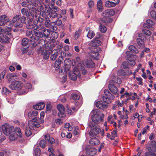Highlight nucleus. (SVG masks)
<instances>
[{
	"label": "nucleus",
	"mask_w": 156,
	"mask_h": 156,
	"mask_svg": "<svg viewBox=\"0 0 156 156\" xmlns=\"http://www.w3.org/2000/svg\"><path fill=\"white\" fill-rule=\"evenodd\" d=\"M91 113L94 114L91 116L92 122H89L88 125V126L91 128L103 122L104 116V115L98 109L93 110Z\"/></svg>",
	"instance_id": "nucleus-1"
},
{
	"label": "nucleus",
	"mask_w": 156,
	"mask_h": 156,
	"mask_svg": "<svg viewBox=\"0 0 156 156\" xmlns=\"http://www.w3.org/2000/svg\"><path fill=\"white\" fill-rule=\"evenodd\" d=\"M36 28L35 35L36 36L35 39L37 40H38L40 37H48L51 32V31L49 29L45 30L43 25L41 24L36 27Z\"/></svg>",
	"instance_id": "nucleus-2"
},
{
	"label": "nucleus",
	"mask_w": 156,
	"mask_h": 156,
	"mask_svg": "<svg viewBox=\"0 0 156 156\" xmlns=\"http://www.w3.org/2000/svg\"><path fill=\"white\" fill-rule=\"evenodd\" d=\"M36 24L34 25L32 23L28 22L26 26L27 28L29 29L27 30L26 32V35L27 36L29 37H30V41L31 42H35L37 41L35 39L36 36L35 35V31L36 30V27H37Z\"/></svg>",
	"instance_id": "nucleus-3"
},
{
	"label": "nucleus",
	"mask_w": 156,
	"mask_h": 156,
	"mask_svg": "<svg viewBox=\"0 0 156 156\" xmlns=\"http://www.w3.org/2000/svg\"><path fill=\"white\" fill-rule=\"evenodd\" d=\"M37 120V118L35 117L32 121H29L28 126L26 127L25 129V133L26 136H29L32 134L33 130L35 129L36 128H38L40 126V125L36 122Z\"/></svg>",
	"instance_id": "nucleus-4"
},
{
	"label": "nucleus",
	"mask_w": 156,
	"mask_h": 156,
	"mask_svg": "<svg viewBox=\"0 0 156 156\" xmlns=\"http://www.w3.org/2000/svg\"><path fill=\"white\" fill-rule=\"evenodd\" d=\"M30 10L31 11V12L30 11H28L26 15L28 18L30 20V22L29 21L28 22H30V23H32V21L34 18H35L34 19L35 21H36L37 22H36L35 21V24H36L38 22L40 23L42 21L43 19L42 18H39L38 15L36 14V13H35L34 12H33L31 10Z\"/></svg>",
	"instance_id": "nucleus-5"
},
{
	"label": "nucleus",
	"mask_w": 156,
	"mask_h": 156,
	"mask_svg": "<svg viewBox=\"0 0 156 156\" xmlns=\"http://www.w3.org/2000/svg\"><path fill=\"white\" fill-rule=\"evenodd\" d=\"M20 15H16L13 17L12 20L11 21V23H9V25L16 28L22 27L23 25L20 22Z\"/></svg>",
	"instance_id": "nucleus-6"
},
{
	"label": "nucleus",
	"mask_w": 156,
	"mask_h": 156,
	"mask_svg": "<svg viewBox=\"0 0 156 156\" xmlns=\"http://www.w3.org/2000/svg\"><path fill=\"white\" fill-rule=\"evenodd\" d=\"M13 128V126L5 123L3 125L2 129L4 133L6 136H9L12 131H14Z\"/></svg>",
	"instance_id": "nucleus-7"
},
{
	"label": "nucleus",
	"mask_w": 156,
	"mask_h": 156,
	"mask_svg": "<svg viewBox=\"0 0 156 156\" xmlns=\"http://www.w3.org/2000/svg\"><path fill=\"white\" fill-rule=\"evenodd\" d=\"M105 95L103 96V99L104 102L109 104L114 99V97L107 90L104 91Z\"/></svg>",
	"instance_id": "nucleus-8"
},
{
	"label": "nucleus",
	"mask_w": 156,
	"mask_h": 156,
	"mask_svg": "<svg viewBox=\"0 0 156 156\" xmlns=\"http://www.w3.org/2000/svg\"><path fill=\"white\" fill-rule=\"evenodd\" d=\"M129 53V51L126 52V54L127 55L125 56V58L129 61L128 63L129 65L131 66H133L135 64V60L137 59V57L135 55L128 54Z\"/></svg>",
	"instance_id": "nucleus-9"
},
{
	"label": "nucleus",
	"mask_w": 156,
	"mask_h": 156,
	"mask_svg": "<svg viewBox=\"0 0 156 156\" xmlns=\"http://www.w3.org/2000/svg\"><path fill=\"white\" fill-rule=\"evenodd\" d=\"M22 83L20 81L12 82L9 85L10 88L12 90L20 89L22 86Z\"/></svg>",
	"instance_id": "nucleus-10"
},
{
	"label": "nucleus",
	"mask_w": 156,
	"mask_h": 156,
	"mask_svg": "<svg viewBox=\"0 0 156 156\" xmlns=\"http://www.w3.org/2000/svg\"><path fill=\"white\" fill-rule=\"evenodd\" d=\"M101 130L99 128L95 127L90 129L89 134L90 137L93 138L99 134Z\"/></svg>",
	"instance_id": "nucleus-11"
},
{
	"label": "nucleus",
	"mask_w": 156,
	"mask_h": 156,
	"mask_svg": "<svg viewBox=\"0 0 156 156\" xmlns=\"http://www.w3.org/2000/svg\"><path fill=\"white\" fill-rule=\"evenodd\" d=\"M80 75L79 71L78 70H76L69 73V78L71 80H75L77 77L80 78Z\"/></svg>",
	"instance_id": "nucleus-12"
},
{
	"label": "nucleus",
	"mask_w": 156,
	"mask_h": 156,
	"mask_svg": "<svg viewBox=\"0 0 156 156\" xmlns=\"http://www.w3.org/2000/svg\"><path fill=\"white\" fill-rule=\"evenodd\" d=\"M101 44V42L100 41L94 39L90 43V46L91 47L90 49H94V48H97L98 49L99 48L98 46L100 45Z\"/></svg>",
	"instance_id": "nucleus-13"
},
{
	"label": "nucleus",
	"mask_w": 156,
	"mask_h": 156,
	"mask_svg": "<svg viewBox=\"0 0 156 156\" xmlns=\"http://www.w3.org/2000/svg\"><path fill=\"white\" fill-rule=\"evenodd\" d=\"M14 131L15 134H16L18 137L20 138L19 140L20 142H23L24 140L23 137V134L21 129L18 127H16L14 129Z\"/></svg>",
	"instance_id": "nucleus-14"
},
{
	"label": "nucleus",
	"mask_w": 156,
	"mask_h": 156,
	"mask_svg": "<svg viewBox=\"0 0 156 156\" xmlns=\"http://www.w3.org/2000/svg\"><path fill=\"white\" fill-rule=\"evenodd\" d=\"M10 20L7 16L3 15L0 16V26L4 25Z\"/></svg>",
	"instance_id": "nucleus-15"
},
{
	"label": "nucleus",
	"mask_w": 156,
	"mask_h": 156,
	"mask_svg": "<svg viewBox=\"0 0 156 156\" xmlns=\"http://www.w3.org/2000/svg\"><path fill=\"white\" fill-rule=\"evenodd\" d=\"M154 24L155 23L153 21L151 20H147L146 23L143 24V27L144 28H147L153 30Z\"/></svg>",
	"instance_id": "nucleus-16"
},
{
	"label": "nucleus",
	"mask_w": 156,
	"mask_h": 156,
	"mask_svg": "<svg viewBox=\"0 0 156 156\" xmlns=\"http://www.w3.org/2000/svg\"><path fill=\"white\" fill-rule=\"evenodd\" d=\"M57 108L59 112L58 113V116L60 117H64L65 108L61 104H59L57 105Z\"/></svg>",
	"instance_id": "nucleus-17"
},
{
	"label": "nucleus",
	"mask_w": 156,
	"mask_h": 156,
	"mask_svg": "<svg viewBox=\"0 0 156 156\" xmlns=\"http://www.w3.org/2000/svg\"><path fill=\"white\" fill-rule=\"evenodd\" d=\"M82 63L85 66L88 68H93L95 66L94 63L90 60H84L83 61Z\"/></svg>",
	"instance_id": "nucleus-18"
},
{
	"label": "nucleus",
	"mask_w": 156,
	"mask_h": 156,
	"mask_svg": "<svg viewBox=\"0 0 156 156\" xmlns=\"http://www.w3.org/2000/svg\"><path fill=\"white\" fill-rule=\"evenodd\" d=\"M91 52H90V55L91 57L95 59H98V56L99 54L98 52V49L97 48H94V50L92 49H90Z\"/></svg>",
	"instance_id": "nucleus-19"
},
{
	"label": "nucleus",
	"mask_w": 156,
	"mask_h": 156,
	"mask_svg": "<svg viewBox=\"0 0 156 156\" xmlns=\"http://www.w3.org/2000/svg\"><path fill=\"white\" fill-rule=\"evenodd\" d=\"M115 13V11L112 9H107L104 11L102 13L104 16H112Z\"/></svg>",
	"instance_id": "nucleus-20"
},
{
	"label": "nucleus",
	"mask_w": 156,
	"mask_h": 156,
	"mask_svg": "<svg viewBox=\"0 0 156 156\" xmlns=\"http://www.w3.org/2000/svg\"><path fill=\"white\" fill-rule=\"evenodd\" d=\"M96 106L99 109H103L106 108L108 107V105L102 101H97L96 103Z\"/></svg>",
	"instance_id": "nucleus-21"
},
{
	"label": "nucleus",
	"mask_w": 156,
	"mask_h": 156,
	"mask_svg": "<svg viewBox=\"0 0 156 156\" xmlns=\"http://www.w3.org/2000/svg\"><path fill=\"white\" fill-rule=\"evenodd\" d=\"M7 77L9 82H11L12 83L14 82V81L15 79H18V76L15 74L10 73L7 75Z\"/></svg>",
	"instance_id": "nucleus-22"
},
{
	"label": "nucleus",
	"mask_w": 156,
	"mask_h": 156,
	"mask_svg": "<svg viewBox=\"0 0 156 156\" xmlns=\"http://www.w3.org/2000/svg\"><path fill=\"white\" fill-rule=\"evenodd\" d=\"M45 106V104L44 102H40L33 106L34 109L40 110L43 109Z\"/></svg>",
	"instance_id": "nucleus-23"
},
{
	"label": "nucleus",
	"mask_w": 156,
	"mask_h": 156,
	"mask_svg": "<svg viewBox=\"0 0 156 156\" xmlns=\"http://www.w3.org/2000/svg\"><path fill=\"white\" fill-rule=\"evenodd\" d=\"M96 150L94 148H90L87 150L86 154L89 156L94 155L96 153Z\"/></svg>",
	"instance_id": "nucleus-24"
},
{
	"label": "nucleus",
	"mask_w": 156,
	"mask_h": 156,
	"mask_svg": "<svg viewBox=\"0 0 156 156\" xmlns=\"http://www.w3.org/2000/svg\"><path fill=\"white\" fill-rule=\"evenodd\" d=\"M44 138L46 141H48L51 144H53L55 143V140L53 138L50 137V136L48 134H46L44 135Z\"/></svg>",
	"instance_id": "nucleus-25"
},
{
	"label": "nucleus",
	"mask_w": 156,
	"mask_h": 156,
	"mask_svg": "<svg viewBox=\"0 0 156 156\" xmlns=\"http://www.w3.org/2000/svg\"><path fill=\"white\" fill-rule=\"evenodd\" d=\"M108 88L114 94H116L118 92L117 87L113 84H109L108 85Z\"/></svg>",
	"instance_id": "nucleus-26"
},
{
	"label": "nucleus",
	"mask_w": 156,
	"mask_h": 156,
	"mask_svg": "<svg viewBox=\"0 0 156 156\" xmlns=\"http://www.w3.org/2000/svg\"><path fill=\"white\" fill-rule=\"evenodd\" d=\"M63 60V58L61 56L59 57L58 59L56 60L55 63V66L57 68L59 69L60 66L61 64L62 63V62Z\"/></svg>",
	"instance_id": "nucleus-27"
},
{
	"label": "nucleus",
	"mask_w": 156,
	"mask_h": 156,
	"mask_svg": "<svg viewBox=\"0 0 156 156\" xmlns=\"http://www.w3.org/2000/svg\"><path fill=\"white\" fill-rule=\"evenodd\" d=\"M38 114V112L36 111H30L28 113V116L30 119H32V117H34L32 119H34ZM32 120L31 121H32Z\"/></svg>",
	"instance_id": "nucleus-28"
},
{
	"label": "nucleus",
	"mask_w": 156,
	"mask_h": 156,
	"mask_svg": "<svg viewBox=\"0 0 156 156\" xmlns=\"http://www.w3.org/2000/svg\"><path fill=\"white\" fill-rule=\"evenodd\" d=\"M90 144L92 145H97L99 144L100 142L97 139L94 138L91 139L89 141Z\"/></svg>",
	"instance_id": "nucleus-29"
},
{
	"label": "nucleus",
	"mask_w": 156,
	"mask_h": 156,
	"mask_svg": "<svg viewBox=\"0 0 156 156\" xmlns=\"http://www.w3.org/2000/svg\"><path fill=\"white\" fill-rule=\"evenodd\" d=\"M58 55V52L56 50H54L52 52V55L50 57L51 60H55Z\"/></svg>",
	"instance_id": "nucleus-30"
},
{
	"label": "nucleus",
	"mask_w": 156,
	"mask_h": 156,
	"mask_svg": "<svg viewBox=\"0 0 156 156\" xmlns=\"http://www.w3.org/2000/svg\"><path fill=\"white\" fill-rule=\"evenodd\" d=\"M97 7L99 12H101L102 11L103 8L102 5V2L101 0H99L98 1Z\"/></svg>",
	"instance_id": "nucleus-31"
},
{
	"label": "nucleus",
	"mask_w": 156,
	"mask_h": 156,
	"mask_svg": "<svg viewBox=\"0 0 156 156\" xmlns=\"http://www.w3.org/2000/svg\"><path fill=\"white\" fill-rule=\"evenodd\" d=\"M50 51L48 50L44 51L42 52V55H43V58L45 59H48L49 57Z\"/></svg>",
	"instance_id": "nucleus-32"
},
{
	"label": "nucleus",
	"mask_w": 156,
	"mask_h": 156,
	"mask_svg": "<svg viewBox=\"0 0 156 156\" xmlns=\"http://www.w3.org/2000/svg\"><path fill=\"white\" fill-rule=\"evenodd\" d=\"M72 62L70 59L69 58L65 59L64 62V65L66 66V67L69 68L71 65Z\"/></svg>",
	"instance_id": "nucleus-33"
},
{
	"label": "nucleus",
	"mask_w": 156,
	"mask_h": 156,
	"mask_svg": "<svg viewBox=\"0 0 156 156\" xmlns=\"http://www.w3.org/2000/svg\"><path fill=\"white\" fill-rule=\"evenodd\" d=\"M12 29V28L11 27H8L5 28H2L0 27V34H3L7 32L10 31Z\"/></svg>",
	"instance_id": "nucleus-34"
},
{
	"label": "nucleus",
	"mask_w": 156,
	"mask_h": 156,
	"mask_svg": "<svg viewBox=\"0 0 156 156\" xmlns=\"http://www.w3.org/2000/svg\"><path fill=\"white\" fill-rule=\"evenodd\" d=\"M140 48H143L144 47V44L143 41L140 38H138L136 40Z\"/></svg>",
	"instance_id": "nucleus-35"
},
{
	"label": "nucleus",
	"mask_w": 156,
	"mask_h": 156,
	"mask_svg": "<svg viewBox=\"0 0 156 156\" xmlns=\"http://www.w3.org/2000/svg\"><path fill=\"white\" fill-rule=\"evenodd\" d=\"M9 136V139L10 140H14L16 139V137L14 131H12Z\"/></svg>",
	"instance_id": "nucleus-36"
},
{
	"label": "nucleus",
	"mask_w": 156,
	"mask_h": 156,
	"mask_svg": "<svg viewBox=\"0 0 156 156\" xmlns=\"http://www.w3.org/2000/svg\"><path fill=\"white\" fill-rule=\"evenodd\" d=\"M129 49L132 52L135 53H137L139 51L137 49H136L134 46L133 45H130L129 47Z\"/></svg>",
	"instance_id": "nucleus-37"
},
{
	"label": "nucleus",
	"mask_w": 156,
	"mask_h": 156,
	"mask_svg": "<svg viewBox=\"0 0 156 156\" xmlns=\"http://www.w3.org/2000/svg\"><path fill=\"white\" fill-rule=\"evenodd\" d=\"M2 92L3 95H7L10 93V91L6 87H3L2 90Z\"/></svg>",
	"instance_id": "nucleus-38"
},
{
	"label": "nucleus",
	"mask_w": 156,
	"mask_h": 156,
	"mask_svg": "<svg viewBox=\"0 0 156 156\" xmlns=\"http://www.w3.org/2000/svg\"><path fill=\"white\" fill-rule=\"evenodd\" d=\"M94 32L92 30H90L88 33L87 36L88 38L90 39L94 37Z\"/></svg>",
	"instance_id": "nucleus-39"
},
{
	"label": "nucleus",
	"mask_w": 156,
	"mask_h": 156,
	"mask_svg": "<svg viewBox=\"0 0 156 156\" xmlns=\"http://www.w3.org/2000/svg\"><path fill=\"white\" fill-rule=\"evenodd\" d=\"M112 81L115 83H117L118 84H120L121 83V80L120 78L117 77H114Z\"/></svg>",
	"instance_id": "nucleus-40"
},
{
	"label": "nucleus",
	"mask_w": 156,
	"mask_h": 156,
	"mask_svg": "<svg viewBox=\"0 0 156 156\" xmlns=\"http://www.w3.org/2000/svg\"><path fill=\"white\" fill-rule=\"evenodd\" d=\"M71 98L74 100H77L80 98V96L78 94L75 93L72 94L71 96Z\"/></svg>",
	"instance_id": "nucleus-41"
},
{
	"label": "nucleus",
	"mask_w": 156,
	"mask_h": 156,
	"mask_svg": "<svg viewBox=\"0 0 156 156\" xmlns=\"http://www.w3.org/2000/svg\"><path fill=\"white\" fill-rule=\"evenodd\" d=\"M40 150L39 148H35L34 151V154L35 156H39L40 154Z\"/></svg>",
	"instance_id": "nucleus-42"
},
{
	"label": "nucleus",
	"mask_w": 156,
	"mask_h": 156,
	"mask_svg": "<svg viewBox=\"0 0 156 156\" xmlns=\"http://www.w3.org/2000/svg\"><path fill=\"white\" fill-rule=\"evenodd\" d=\"M111 140H113L114 139L115 137L117 136V134L116 130H114L111 132Z\"/></svg>",
	"instance_id": "nucleus-43"
},
{
	"label": "nucleus",
	"mask_w": 156,
	"mask_h": 156,
	"mask_svg": "<svg viewBox=\"0 0 156 156\" xmlns=\"http://www.w3.org/2000/svg\"><path fill=\"white\" fill-rule=\"evenodd\" d=\"M99 28L101 31L103 33H105L107 30L106 27L103 25H101L100 26Z\"/></svg>",
	"instance_id": "nucleus-44"
},
{
	"label": "nucleus",
	"mask_w": 156,
	"mask_h": 156,
	"mask_svg": "<svg viewBox=\"0 0 156 156\" xmlns=\"http://www.w3.org/2000/svg\"><path fill=\"white\" fill-rule=\"evenodd\" d=\"M28 92V90H24L23 89L20 90L18 92V94L20 95H23L27 93Z\"/></svg>",
	"instance_id": "nucleus-45"
},
{
	"label": "nucleus",
	"mask_w": 156,
	"mask_h": 156,
	"mask_svg": "<svg viewBox=\"0 0 156 156\" xmlns=\"http://www.w3.org/2000/svg\"><path fill=\"white\" fill-rule=\"evenodd\" d=\"M40 146L42 148H44L46 146V143L44 140H41L39 143Z\"/></svg>",
	"instance_id": "nucleus-46"
},
{
	"label": "nucleus",
	"mask_w": 156,
	"mask_h": 156,
	"mask_svg": "<svg viewBox=\"0 0 156 156\" xmlns=\"http://www.w3.org/2000/svg\"><path fill=\"white\" fill-rule=\"evenodd\" d=\"M28 43V40L27 38H24L22 40L21 44L23 46H26Z\"/></svg>",
	"instance_id": "nucleus-47"
},
{
	"label": "nucleus",
	"mask_w": 156,
	"mask_h": 156,
	"mask_svg": "<svg viewBox=\"0 0 156 156\" xmlns=\"http://www.w3.org/2000/svg\"><path fill=\"white\" fill-rule=\"evenodd\" d=\"M52 22H51V21L49 20H47L44 23V25L46 27H50L51 25Z\"/></svg>",
	"instance_id": "nucleus-48"
},
{
	"label": "nucleus",
	"mask_w": 156,
	"mask_h": 156,
	"mask_svg": "<svg viewBox=\"0 0 156 156\" xmlns=\"http://www.w3.org/2000/svg\"><path fill=\"white\" fill-rule=\"evenodd\" d=\"M121 67L123 69H126L129 67V65L126 62H123L121 64Z\"/></svg>",
	"instance_id": "nucleus-49"
},
{
	"label": "nucleus",
	"mask_w": 156,
	"mask_h": 156,
	"mask_svg": "<svg viewBox=\"0 0 156 156\" xmlns=\"http://www.w3.org/2000/svg\"><path fill=\"white\" fill-rule=\"evenodd\" d=\"M142 32L147 36H150L151 34V33L150 30L146 29L142 30Z\"/></svg>",
	"instance_id": "nucleus-50"
},
{
	"label": "nucleus",
	"mask_w": 156,
	"mask_h": 156,
	"mask_svg": "<svg viewBox=\"0 0 156 156\" xmlns=\"http://www.w3.org/2000/svg\"><path fill=\"white\" fill-rule=\"evenodd\" d=\"M50 16L52 17V18H56L57 13L55 12H54L53 11H50L49 12Z\"/></svg>",
	"instance_id": "nucleus-51"
},
{
	"label": "nucleus",
	"mask_w": 156,
	"mask_h": 156,
	"mask_svg": "<svg viewBox=\"0 0 156 156\" xmlns=\"http://www.w3.org/2000/svg\"><path fill=\"white\" fill-rule=\"evenodd\" d=\"M44 112H42L40 113V118L41 119V121L40 122L41 123H43L44 122V120H43L44 116Z\"/></svg>",
	"instance_id": "nucleus-52"
},
{
	"label": "nucleus",
	"mask_w": 156,
	"mask_h": 156,
	"mask_svg": "<svg viewBox=\"0 0 156 156\" xmlns=\"http://www.w3.org/2000/svg\"><path fill=\"white\" fill-rule=\"evenodd\" d=\"M51 37L53 39H56L58 37V34L57 32L52 33L51 34Z\"/></svg>",
	"instance_id": "nucleus-53"
},
{
	"label": "nucleus",
	"mask_w": 156,
	"mask_h": 156,
	"mask_svg": "<svg viewBox=\"0 0 156 156\" xmlns=\"http://www.w3.org/2000/svg\"><path fill=\"white\" fill-rule=\"evenodd\" d=\"M150 16L154 19H156V12L152 10L151 12Z\"/></svg>",
	"instance_id": "nucleus-54"
},
{
	"label": "nucleus",
	"mask_w": 156,
	"mask_h": 156,
	"mask_svg": "<svg viewBox=\"0 0 156 156\" xmlns=\"http://www.w3.org/2000/svg\"><path fill=\"white\" fill-rule=\"evenodd\" d=\"M88 5L90 8H92L94 7V2L93 1L90 0L88 2Z\"/></svg>",
	"instance_id": "nucleus-55"
},
{
	"label": "nucleus",
	"mask_w": 156,
	"mask_h": 156,
	"mask_svg": "<svg viewBox=\"0 0 156 156\" xmlns=\"http://www.w3.org/2000/svg\"><path fill=\"white\" fill-rule=\"evenodd\" d=\"M5 139V136H3L2 132L0 130V141L2 142Z\"/></svg>",
	"instance_id": "nucleus-56"
},
{
	"label": "nucleus",
	"mask_w": 156,
	"mask_h": 156,
	"mask_svg": "<svg viewBox=\"0 0 156 156\" xmlns=\"http://www.w3.org/2000/svg\"><path fill=\"white\" fill-rule=\"evenodd\" d=\"M28 11V10L26 8H23L21 10V13L23 15H26Z\"/></svg>",
	"instance_id": "nucleus-57"
},
{
	"label": "nucleus",
	"mask_w": 156,
	"mask_h": 156,
	"mask_svg": "<svg viewBox=\"0 0 156 156\" xmlns=\"http://www.w3.org/2000/svg\"><path fill=\"white\" fill-rule=\"evenodd\" d=\"M24 86L26 90H28V89H30L32 88L31 85L30 83H26Z\"/></svg>",
	"instance_id": "nucleus-58"
},
{
	"label": "nucleus",
	"mask_w": 156,
	"mask_h": 156,
	"mask_svg": "<svg viewBox=\"0 0 156 156\" xmlns=\"http://www.w3.org/2000/svg\"><path fill=\"white\" fill-rule=\"evenodd\" d=\"M124 70L121 69H119L117 72V74L119 76H122L124 74Z\"/></svg>",
	"instance_id": "nucleus-59"
},
{
	"label": "nucleus",
	"mask_w": 156,
	"mask_h": 156,
	"mask_svg": "<svg viewBox=\"0 0 156 156\" xmlns=\"http://www.w3.org/2000/svg\"><path fill=\"white\" fill-rule=\"evenodd\" d=\"M136 80L138 81V83L139 85H143L142 82V79L141 77H136Z\"/></svg>",
	"instance_id": "nucleus-60"
},
{
	"label": "nucleus",
	"mask_w": 156,
	"mask_h": 156,
	"mask_svg": "<svg viewBox=\"0 0 156 156\" xmlns=\"http://www.w3.org/2000/svg\"><path fill=\"white\" fill-rule=\"evenodd\" d=\"M52 23L54 25H59L62 24V22L61 20H58L55 22H52Z\"/></svg>",
	"instance_id": "nucleus-61"
},
{
	"label": "nucleus",
	"mask_w": 156,
	"mask_h": 156,
	"mask_svg": "<svg viewBox=\"0 0 156 156\" xmlns=\"http://www.w3.org/2000/svg\"><path fill=\"white\" fill-rule=\"evenodd\" d=\"M129 96V93L128 92H125L124 94L122 95L121 96L120 98L122 99V98H124L125 97L127 98Z\"/></svg>",
	"instance_id": "nucleus-62"
},
{
	"label": "nucleus",
	"mask_w": 156,
	"mask_h": 156,
	"mask_svg": "<svg viewBox=\"0 0 156 156\" xmlns=\"http://www.w3.org/2000/svg\"><path fill=\"white\" fill-rule=\"evenodd\" d=\"M51 105L50 104H48L46 105V111L49 112L51 109Z\"/></svg>",
	"instance_id": "nucleus-63"
},
{
	"label": "nucleus",
	"mask_w": 156,
	"mask_h": 156,
	"mask_svg": "<svg viewBox=\"0 0 156 156\" xmlns=\"http://www.w3.org/2000/svg\"><path fill=\"white\" fill-rule=\"evenodd\" d=\"M53 9L54 10L53 12L56 13L59 12L60 10L58 7L55 6L53 7Z\"/></svg>",
	"instance_id": "nucleus-64"
}]
</instances>
